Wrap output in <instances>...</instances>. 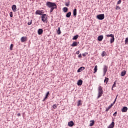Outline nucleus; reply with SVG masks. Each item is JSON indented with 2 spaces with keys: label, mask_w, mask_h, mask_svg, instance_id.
<instances>
[{
  "label": "nucleus",
  "mask_w": 128,
  "mask_h": 128,
  "mask_svg": "<svg viewBox=\"0 0 128 128\" xmlns=\"http://www.w3.org/2000/svg\"><path fill=\"white\" fill-rule=\"evenodd\" d=\"M46 6L48 8H50V12H54V10L58 8L55 2H47Z\"/></svg>",
  "instance_id": "1"
},
{
  "label": "nucleus",
  "mask_w": 128,
  "mask_h": 128,
  "mask_svg": "<svg viewBox=\"0 0 128 128\" xmlns=\"http://www.w3.org/2000/svg\"><path fill=\"white\" fill-rule=\"evenodd\" d=\"M102 94H103L102 87V86H98V98H100V96H102Z\"/></svg>",
  "instance_id": "2"
},
{
  "label": "nucleus",
  "mask_w": 128,
  "mask_h": 128,
  "mask_svg": "<svg viewBox=\"0 0 128 128\" xmlns=\"http://www.w3.org/2000/svg\"><path fill=\"white\" fill-rule=\"evenodd\" d=\"M96 18L100 20H102L104 18V14H100L96 16Z\"/></svg>",
  "instance_id": "3"
},
{
  "label": "nucleus",
  "mask_w": 128,
  "mask_h": 128,
  "mask_svg": "<svg viewBox=\"0 0 128 128\" xmlns=\"http://www.w3.org/2000/svg\"><path fill=\"white\" fill-rule=\"evenodd\" d=\"M46 18H48V16L46 14H43L42 16V20L43 22H46Z\"/></svg>",
  "instance_id": "4"
},
{
  "label": "nucleus",
  "mask_w": 128,
  "mask_h": 128,
  "mask_svg": "<svg viewBox=\"0 0 128 128\" xmlns=\"http://www.w3.org/2000/svg\"><path fill=\"white\" fill-rule=\"evenodd\" d=\"M108 66L106 65H104V68H103V72L104 74H106V72H108Z\"/></svg>",
  "instance_id": "5"
},
{
  "label": "nucleus",
  "mask_w": 128,
  "mask_h": 128,
  "mask_svg": "<svg viewBox=\"0 0 128 128\" xmlns=\"http://www.w3.org/2000/svg\"><path fill=\"white\" fill-rule=\"evenodd\" d=\"M122 112H128V107H123L122 108Z\"/></svg>",
  "instance_id": "6"
},
{
  "label": "nucleus",
  "mask_w": 128,
  "mask_h": 128,
  "mask_svg": "<svg viewBox=\"0 0 128 128\" xmlns=\"http://www.w3.org/2000/svg\"><path fill=\"white\" fill-rule=\"evenodd\" d=\"M36 14H40V15L42 14V10H37L36 12Z\"/></svg>",
  "instance_id": "7"
},
{
  "label": "nucleus",
  "mask_w": 128,
  "mask_h": 128,
  "mask_svg": "<svg viewBox=\"0 0 128 128\" xmlns=\"http://www.w3.org/2000/svg\"><path fill=\"white\" fill-rule=\"evenodd\" d=\"M12 10L14 12H16V6L15 4L12 5Z\"/></svg>",
  "instance_id": "8"
},
{
  "label": "nucleus",
  "mask_w": 128,
  "mask_h": 128,
  "mask_svg": "<svg viewBox=\"0 0 128 128\" xmlns=\"http://www.w3.org/2000/svg\"><path fill=\"white\" fill-rule=\"evenodd\" d=\"M38 34H39V36H40V34H42V32H44V30H42V28H40L38 30Z\"/></svg>",
  "instance_id": "9"
},
{
  "label": "nucleus",
  "mask_w": 128,
  "mask_h": 128,
  "mask_svg": "<svg viewBox=\"0 0 128 128\" xmlns=\"http://www.w3.org/2000/svg\"><path fill=\"white\" fill-rule=\"evenodd\" d=\"M79 42H74L73 43L71 44V46H76L78 44Z\"/></svg>",
  "instance_id": "10"
},
{
  "label": "nucleus",
  "mask_w": 128,
  "mask_h": 128,
  "mask_svg": "<svg viewBox=\"0 0 128 128\" xmlns=\"http://www.w3.org/2000/svg\"><path fill=\"white\" fill-rule=\"evenodd\" d=\"M114 122H112L108 127V128H114Z\"/></svg>",
  "instance_id": "11"
},
{
  "label": "nucleus",
  "mask_w": 128,
  "mask_h": 128,
  "mask_svg": "<svg viewBox=\"0 0 128 128\" xmlns=\"http://www.w3.org/2000/svg\"><path fill=\"white\" fill-rule=\"evenodd\" d=\"M102 38H104V36L102 35L100 36L98 38V40L99 42H102Z\"/></svg>",
  "instance_id": "12"
},
{
  "label": "nucleus",
  "mask_w": 128,
  "mask_h": 128,
  "mask_svg": "<svg viewBox=\"0 0 128 128\" xmlns=\"http://www.w3.org/2000/svg\"><path fill=\"white\" fill-rule=\"evenodd\" d=\"M77 84L78 86H82V80H78L77 82Z\"/></svg>",
  "instance_id": "13"
},
{
  "label": "nucleus",
  "mask_w": 128,
  "mask_h": 128,
  "mask_svg": "<svg viewBox=\"0 0 128 128\" xmlns=\"http://www.w3.org/2000/svg\"><path fill=\"white\" fill-rule=\"evenodd\" d=\"M26 37H24V36L22 37L21 42H26Z\"/></svg>",
  "instance_id": "14"
},
{
  "label": "nucleus",
  "mask_w": 128,
  "mask_h": 128,
  "mask_svg": "<svg viewBox=\"0 0 128 128\" xmlns=\"http://www.w3.org/2000/svg\"><path fill=\"white\" fill-rule=\"evenodd\" d=\"M94 120H91L90 121V124L89 125V126H94Z\"/></svg>",
  "instance_id": "15"
},
{
  "label": "nucleus",
  "mask_w": 128,
  "mask_h": 128,
  "mask_svg": "<svg viewBox=\"0 0 128 128\" xmlns=\"http://www.w3.org/2000/svg\"><path fill=\"white\" fill-rule=\"evenodd\" d=\"M116 98H118V96H116L113 103L111 104L109 106L111 108H112V106L114 104H116Z\"/></svg>",
  "instance_id": "16"
},
{
  "label": "nucleus",
  "mask_w": 128,
  "mask_h": 128,
  "mask_svg": "<svg viewBox=\"0 0 128 128\" xmlns=\"http://www.w3.org/2000/svg\"><path fill=\"white\" fill-rule=\"evenodd\" d=\"M74 124V122L72 121H70V122H68V126H72Z\"/></svg>",
  "instance_id": "17"
},
{
  "label": "nucleus",
  "mask_w": 128,
  "mask_h": 128,
  "mask_svg": "<svg viewBox=\"0 0 128 128\" xmlns=\"http://www.w3.org/2000/svg\"><path fill=\"white\" fill-rule=\"evenodd\" d=\"M84 68H85L84 67H80L78 69V72H82V70H84Z\"/></svg>",
  "instance_id": "18"
},
{
  "label": "nucleus",
  "mask_w": 128,
  "mask_h": 128,
  "mask_svg": "<svg viewBox=\"0 0 128 128\" xmlns=\"http://www.w3.org/2000/svg\"><path fill=\"white\" fill-rule=\"evenodd\" d=\"M126 70H124L121 72V76H126Z\"/></svg>",
  "instance_id": "19"
},
{
  "label": "nucleus",
  "mask_w": 128,
  "mask_h": 128,
  "mask_svg": "<svg viewBox=\"0 0 128 128\" xmlns=\"http://www.w3.org/2000/svg\"><path fill=\"white\" fill-rule=\"evenodd\" d=\"M72 16V12H68L66 14V18H70Z\"/></svg>",
  "instance_id": "20"
},
{
  "label": "nucleus",
  "mask_w": 128,
  "mask_h": 128,
  "mask_svg": "<svg viewBox=\"0 0 128 128\" xmlns=\"http://www.w3.org/2000/svg\"><path fill=\"white\" fill-rule=\"evenodd\" d=\"M73 15L76 16V8H74L73 10Z\"/></svg>",
  "instance_id": "21"
},
{
  "label": "nucleus",
  "mask_w": 128,
  "mask_h": 128,
  "mask_svg": "<svg viewBox=\"0 0 128 128\" xmlns=\"http://www.w3.org/2000/svg\"><path fill=\"white\" fill-rule=\"evenodd\" d=\"M78 38V34H76V36H74L72 38L73 40H76Z\"/></svg>",
  "instance_id": "22"
},
{
  "label": "nucleus",
  "mask_w": 128,
  "mask_h": 128,
  "mask_svg": "<svg viewBox=\"0 0 128 128\" xmlns=\"http://www.w3.org/2000/svg\"><path fill=\"white\" fill-rule=\"evenodd\" d=\"M96 72H98V66H96L94 68V73L96 74Z\"/></svg>",
  "instance_id": "23"
},
{
  "label": "nucleus",
  "mask_w": 128,
  "mask_h": 128,
  "mask_svg": "<svg viewBox=\"0 0 128 128\" xmlns=\"http://www.w3.org/2000/svg\"><path fill=\"white\" fill-rule=\"evenodd\" d=\"M68 9L66 7H64L63 8V10H64V12H68Z\"/></svg>",
  "instance_id": "24"
},
{
  "label": "nucleus",
  "mask_w": 128,
  "mask_h": 128,
  "mask_svg": "<svg viewBox=\"0 0 128 128\" xmlns=\"http://www.w3.org/2000/svg\"><path fill=\"white\" fill-rule=\"evenodd\" d=\"M114 42V37H112V38H110V44H112Z\"/></svg>",
  "instance_id": "25"
},
{
  "label": "nucleus",
  "mask_w": 128,
  "mask_h": 128,
  "mask_svg": "<svg viewBox=\"0 0 128 128\" xmlns=\"http://www.w3.org/2000/svg\"><path fill=\"white\" fill-rule=\"evenodd\" d=\"M106 36H107V38H110V36L111 38H114V35L113 34H108V35H106Z\"/></svg>",
  "instance_id": "26"
},
{
  "label": "nucleus",
  "mask_w": 128,
  "mask_h": 128,
  "mask_svg": "<svg viewBox=\"0 0 128 128\" xmlns=\"http://www.w3.org/2000/svg\"><path fill=\"white\" fill-rule=\"evenodd\" d=\"M81 104H82V100H79L78 102V106H80Z\"/></svg>",
  "instance_id": "27"
},
{
  "label": "nucleus",
  "mask_w": 128,
  "mask_h": 128,
  "mask_svg": "<svg viewBox=\"0 0 128 128\" xmlns=\"http://www.w3.org/2000/svg\"><path fill=\"white\" fill-rule=\"evenodd\" d=\"M58 34H62V32H60V28H58Z\"/></svg>",
  "instance_id": "28"
},
{
  "label": "nucleus",
  "mask_w": 128,
  "mask_h": 128,
  "mask_svg": "<svg viewBox=\"0 0 128 128\" xmlns=\"http://www.w3.org/2000/svg\"><path fill=\"white\" fill-rule=\"evenodd\" d=\"M106 52L103 51L102 53L101 56H106Z\"/></svg>",
  "instance_id": "29"
},
{
  "label": "nucleus",
  "mask_w": 128,
  "mask_h": 128,
  "mask_svg": "<svg viewBox=\"0 0 128 128\" xmlns=\"http://www.w3.org/2000/svg\"><path fill=\"white\" fill-rule=\"evenodd\" d=\"M106 82V84H108V78H106L105 80H104V82Z\"/></svg>",
  "instance_id": "30"
},
{
  "label": "nucleus",
  "mask_w": 128,
  "mask_h": 128,
  "mask_svg": "<svg viewBox=\"0 0 128 128\" xmlns=\"http://www.w3.org/2000/svg\"><path fill=\"white\" fill-rule=\"evenodd\" d=\"M14 48V44H11V45L10 46V50H12V48Z\"/></svg>",
  "instance_id": "31"
},
{
  "label": "nucleus",
  "mask_w": 128,
  "mask_h": 128,
  "mask_svg": "<svg viewBox=\"0 0 128 128\" xmlns=\"http://www.w3.org/2000/svg\"><path fill=\"white\" fill-rule=\"evenodd\" d=\"M111 108L108 106V108H106V112H108V110H110Z\"/></svg>",
  "instance_id": "32"
},
{
  "label": "nucleus",
  "mask_w": 128,
  "mask_h": 128,
  "mask_svg": "<svg viewBox=\"0 0 128 128\" xmlns=\"http://www.w3.org/2000/svg\"><path fill=\"white\" fill-rule=\"evenodd\" d=\"M32 24V20H30V22H28V26H30V24Z\"/></svg>",
  "instance_id": "33"
},
{
  "label": "nucleus",
  "mask_w": 128,
  "mask_h": 128,
  "mask_svg": "<svg viewBox=\"0 0 128 128\" xmlns=\"http://www.w3.org/2000/svg\"><path fill=\"white\" fill-rule=\"evenodd\" d=\"M65 6H70V2H66Z\"/></svg>",
  "instance_id": "34"
},
{
  "label": "nucleus",
  "mask_w": 128,
  "mask_h": 128,
  "mask_svg": "<svg viewBox=\"0 0 128 128\" xmlns=\"http://www.w3.org/2000/svg\"><path fill=\"white\" fill-rule=\"evenodd\" d=\"M57 107H58V105L56 104H54L52 106L53 108H56Z\"/></svg>",
  "instance_id": "35"
},
{
  "label": "nucleus",
  "mask_w": 128,
  "mask_h": 128,
  "mask_svg": "<svg viewBox=\"0 0 128 128\" xmlns=\"http://www.w3.org/2000/svg\"><path fill=\"white\" fill-rule=\"evenodd\" d=\"M122 4V0H119L117 4Z\"/></svg>",
  "instance_id": "36"
},
{
  "label": "nucleus",
  "mask_w": 128,
  "mask_h": 128,
  "mask_svg": "<svg viewBox=\"0 0 128 128\" xmlns=\"http://www.w3.org/2000/svg\"><path fill=\"white\" fill-rule=\"evenodd\" d=\"M116 10H120V7L119 6H116Z\"/></svg>",
  "instance_id": "37"
},
{
  "label": "nucleus",
  "mask_w": 128,
  "mask_h": 128,
  "mask_svg": "<svg viewBox=\"0 0 128 128\" xmlns=\"http://www.w3.org/2000/svg\"><path fill=\"white\" fill-rule=\"evenodd\" d=\"M49 94H50V92H48L46 94V95L45 96L46 98H48V96Z\"/></svg>",
  "instance_id": "38"
},
{
  "label": "nucleus",
  "mask_w": 128,
  "mask_h": 128,
  "mask_svg": "<svg viewBox=\"0 0 128 128\" xmlns=\"http://www.w3.org/2000/svg\"><path fill=\"white\" fill-rule=\"evenodd\" d=\"M10 18H12L13 14H12V12H10Z\"/></svg>",
  "instance_id": "39"
},
{
  "label": "nucleus",
  "mask_w": 128,
  "mask_h": 128,
  "mask_svg": "<svg viewBox=\"0 0 128 128\" xmlns=\"http://www.w3.org/2000/svg\"><path fill=\"white\" fill-rule=\"evenodd\" d=\"M116 82H114V84L112 85V88H116Z\"/></svg>",
  "instance_id": "40"
},
{
  "label": "nucleus",
  "mask_w": 128,
  "mask_h": 128,
  "mask_svg": "<svg viewBox=\"0 0 128 128\" xmlns=\"http://www.w3.org/2000/svg\"><path fill=\"white\" fill-rule=\"evenodd\" d=\"M116 114H118V112H116L113 114L114 116H116Z\"/></svg>",
  "instance_id": "41"
},
{
  "label": "nucleus",
  "mask_w": 128,
  "mask_h": 128,
  "mask_svg": "<svg viewBox=\"0 0 128 128\" xmlns=\"http://www.w3.org/2000/svg\"><path fill=\"white\" fill-rule=\"evenodd\" d=\"M128 42V38H126L125 40V44H126V43Z\"/></svg>",
  "instance_id": "42"
},
{
  "label": "nucleus",
  "mask_w": 128,
  "mask_h": 128,
  "mask_svg": "<svg viewBox=\"0 0 128 128\" xmlns=\"http://www.w3.org/2000/svg\"><path fill=\"white\" fill-rule=\"evenodd\" d=\"M78 58H82V54H80L78 56Z\"/></svg>",
  "instance_id": "43"
},
{
  "label": "nucleus",
  "mask_w": 128,
  "mask_h": 128,
  "mask_svg": "<svg viewBox=\"0 0 128 128\" xmlns=\"http://www.w3.org/2000/svg\"><path fill=\"white\" fill-rule=\"evenodd\" d=\"M76 54H80V50L77 51V52H76Z\"/></svg>",
  "instance_id": "44"
},
{
  "label": "nucleus",
  "mask_w": 128,
  "mask_h": 128,
  "mask_svg": "<svg viewBox=\"0 0 128 128\" xmlns=\"http://www.w3.org/2000/svg\"><path fill=\"white\" fill-rule=\"evenodd\" d=\"M18 116H20V114L18 113L17 114Z\"/></svg>",
  "instance_id": "45"
},
{
  "label": "nucleus",
  "mask_w": 128,
  "mask_h": 128,
  "mask_svg": "<svg viewBox=\"0 0 128 128\" xmlns=\"http://www.w3.org/2000/svg\"><path fill=\"white\" fill-rule=\"evenodd\" d=\"M46 97L44 98V100H43V102H44V100H46Z\"/></svg>",
  "instance_id": "46"
},
{
  "label": "nucleus",
  "mask_w": 128,
  "mask_h": 128,
  "mask_svg": "<svg viewBox=\"0 0 128 128\" xmlns=\"http://www.w3.org/2000/svg\"><path fill=\"white\" fill-rule=\"evenodd\" d=\"M112 90H114V88H112Z\"/></svg>",
  "instance_id": "47"
},
{
  "label": "nucleus",
  "mask_w": 128,
  "mask_h": 128,
  "mask_svg": "<svg viewBox=\"0 0 128 128\" xmlns=\"http://www.w3.org/2000/svg\"><path fill=\"white\" fill-rule=\"evenodd\" d=\"M83 56H86L84 55V54H83Z\"/></svg>",
  "instance_id": "48"
}]
</instances>
